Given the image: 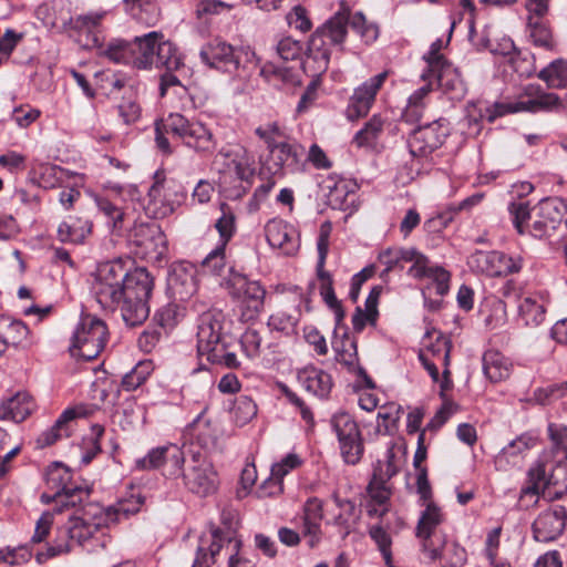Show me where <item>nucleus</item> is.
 <instances>
[{
  "instance_id": "obj_13",
  "label": "nucleus",
  "mask_w": 567,
  "mask_h": 567,
  "mask_svg": "<svg viewBox=\"0 0 567 567\" xmlns=\"http://www.w3.org/2000/svg\"><path fill=\"white\" fill-rule=\"evenodd\" d=\"M565 210L564 202L557 197L542 199L534 207L528 234L538 239L551 237L561 226Z\"/></svg>"
},
{
  "instance_id": "obj_23",
  "label": "nucleus",
  "mask_w": 567,
  "mask_h": 567,
  "mask_svg": "<svg viewBox=\"0 0 567 567\" xmlns=\"http://www.w3.org/2000/svg\"><path fill=\"white\" fill-rule=\"evenodd\" d=\"M421 79L422 81L431 79L434 82V89L442 90L452 100H461L466 93V85L458 70L450 62L434 69H424Z\"/></svg>"
},
{
  "instance_id": "obj_8",
  "label": "nucleus",
  "mask_w": 567,
  "mask_h": 567,
  "mask_svg": "<svg viewBox=\"0 0 567 567\" xmlns=\"http://www.w3.org/2000/svg\"><path fill=\"white\" fill-rule=\"evenodd\" d=\"M107 336V327L103 320L84 315L73 332L70 352L85 361L94 360L105 348Z\"/></svg>"
},
{
  "instance_id": "obj_3",
  "label": "nucleus",
  "mask_w": 567,
  "mask_h": 567,
  "mask_svg": "<svg viewBox=\"0 0 567 567\" xmlns=\"http://www.w3.org/2000/svg\"><path fill=\"white\" fill-rule=\"evenodd\" d=\"M44 478L51 492L42 493L41 502L52 504L54 512H70L69 517H71L85 503H91V488L72 482L71 471L62 463L50 464L45 470Z\"/></svg>"
},
{
  "instance_id": "obj_11",
  "label": "nucleus",
  "mask_w": 567,
  "mask_h": 567,
  "mask_svg": "<svg viewBox=\"0 0 567 567\" xmlns=\"http://www.w3.org/2000/svg\"><path fill=\"white\" fill-rule=\"evenodd\" d=\"M422 507L415 526V537L422 553L435 555L437 546H441L446 537L443 530L446 515L436 503H430Z\"/></svg>"
},
{
  "instance_id": "obj_24",
  "label": "nucleus",
  "mask_w": 567,
  "mask_h": 567,
  "mask_svg": "<svg viewBox=\"0 0 567 567\" xmlns=\"http://www.w3.org/2000/svg\"><path fill=\"white\" fill-rule=\"evenodd\" d=\"M566 518L567 512L564 506L555 505L543 511L532 525L534 539L542 543L557 539L565 529Z\"/></svg>"
},
{
  "instance_id": "obj_54",
  "label": "nucleus",
  "mask_w": 567,
  "mask_h": 567,
  "mask_svg": "<svg viewBox=\"0 0 567 567\" xmlns=\"http://www.w3.org/2000/svg\"><path fill=\"white\" fill-rule=\"evenodd\" d=\"M190 430L202 446L207 447L215 444L217 437L216 429H214L212 422L205 417L204 412L198 414L192 422Z\"/></svg>"
},
{
  "instance_id": "obj_56",
  "label": "nucleus",
  "mask_w": 567,
  "mask_h": 567,
  "mask_svg": "<svg viewBox=\"0 0 567 567\" xmlns=\"http://www.w3.org/2000/svg\"><path fill=\"white\" fill-rule=\"evenodd\" d=\"M163 184L155 183L148 190V205L147 209L153 214L155 218H164L174 212L173 204L164 202L163 197Z\"/></svg>"
},
{
  "instance_id": "obj_55",
  "label": "nucleus",
  "mask_w": 567,
  "mask_h": 567,
  "mask_svg": "<svg viewBox=\"0 0 567 567\" xmlns=\"http://www.w3.org/2000/svg\"><path fill=\"white\" fill-rule=\"evenodd\" d=\"M226 246L223 244H218L215 249H213L200 264L202 271L204 274H209L213 276H220L226 266Z\"/></svg>"
},
{
  "instance_id": "obj_59",
  "label": "nucleus",
  "mask_w": 567,
  "mask_h": 567,
  "mask_svg": "<svg viewBox=\"0 0 567 567\" xmlns=\"http://www.w3.org/2000/svg\"><path fill=\"white\" fill-rule=\"evenodd\" d=\"M509 214L512 216L513 225L516 230L520 234L528 233V223L529 219L533 220V215L530 213L529 206L527 202H518L512 203L508 207Z\"/></svg>"
},
{
  "instance_id": "obj_20",
  "label": "nucleus",
  "mask_w": 567,
  "mask_h": 567,
  "mask_svg": "<svg viewBox=\"0 0 567 567\" xmlns=\"http://www.w3.org/2000/svg\"><path fill=\"white\" fill-rule=\"evenodd\" d=\"M303 157V146L284 141L269 153L267 169L278 176L300 173L305 168Z\"/></svg>"
},
{
  "instance_id": "obj_4",
  "label": "nucleus",
  "mask_w": 567,
  "mask_h": 567,
  "mask_svg": "<svg viewBox=\"0 0 567 567\" xmlns=\"http://www.w3.org/2000/svg\"><path fill=\"white\" fill-rule=\"evenodd\" d=\"M153 287V277L145 268L137 267L130 270L115 303V306L121 305L122 318L126 326H140L148 318V300Z\"/></svg>"
},
{
  "instance_id": "obj_48",
  "label": "nucleus",
  "mask_w": 567,
  "mask_h": 567,
  "mask_svg": "<svg viewBox=\"0 0 567 567\" xmlns=\"http://www.w3.org/2000/svg\"><path fill=\"white\" fill-rule=\"evenodd\" d=\"M538 78L548 87L567 89V60L557 59L539 71Z\"/></svg>"
},
{
  "instance_id": "obj_38",
  "label": "nucleus",
  "mask_w": 567,
  "mask_h": 567,
  "mask_svg": "<svg viewBox=\"0 0 567 567\" xmlns=\"http://www.w3.org/2000/svg\"><path fill=\"white\" fill-rule=\"evenodd\" d=\"M534 445V439L523 434L511 441L495 456V466L497 470H507L509 465H515L519 456Z\"/></svg>"
},
{
  "instance_id": "obj_28",
  "label": "nucleus",
  "mask_w": 567,
  "mask_h": 567,
  "mask_svg": "<svg viewBox=\"0 0 567 567\" xmlns=\"http://www.w3.org/2000/svg\"><path fill=\"white\" fill-rule=\"evenodd\" d=\"M37 409L33 396L27 391H18L13 395L1 400L0 421L21 423Z\"/></svg>"
},
{
  "instance_id": "obj_63",
  "label": "nucleus",
  "mask_w": 567,
  "mask_h": 567,
  "mask_svg": "<svg viewBox=\"0 0 567 567\" xmlns=\"http://www.w3.org/2000/svg\"><path fill=\"white\" fill-rule=\"evenodd\" d=\"M182 316L181 309L177 305L169 303L154 315V321L159 327L158 330L167 331L171 330L179 320Z\"/></svg>"
},
{
  "instance_id": "obj_40",
  "label": "nucleus",
  "mask_w": 567,
  "mask_h": 567,
  "mask_svg": "<svg viewBox=\"0 0 567 567\" xmlns=\"http://www.w3.org/2000/svg\"><path fill=\"white\" fill-rule=\"evenodd\" d=\"M92 223L80 217H69L58 227V238L62 243L82 244L91 234Z\"/></svg>"
},
{
  "instance_id": "obj_47",
  "label": "nucleus",
  "mask_w": 567,
  "mask_h": 567,
  "mask_svg": "<svg viewBox=\"0 0 567 567\" xmlns=\"http://www.w3.org/2000/svg\"><path fill=\"white\" fill-rule=\"evenodd\" d=\"M183 65L182 55L177 47L168 40H159L154 66L165 68L167 71H176Z\"/></svg>"
},
{
  "instance_id": "obj_52",
  "label": "nucleus",
  "mask_w": 567,
  "mask_h": 567,
  "mask_svg": "<svg viewBox=\"0 0 567 567\" xmlns=\"http://www.w3.org/2000/svg\"><path fill=\"white\" fill-rule=\"evenodd\" d=\"M153 372L151 361H140L130 372H127L121 382L123 390L130 392L140 388Z\"/></svg>"
},
{
  "instance_id": "obj_32",
  "label": "nucleus",
  "mask_w": 567,
  "mask_h": 567,
  "mask_svg": "<svg viewBox=\"0 0 567 567\" xmlns=\"http://www.w3.org/2000/svg\"><path fill=\"white\" fill-rule=\"evenodd\" d=\"M390 125L388 116L381 113L373 114L354 134L352 144L358 148L374 150L384 130Z\"/></svg>"
},
{
  "instance_id": "obj_26",
  "label": "nucleus",
  "mask_w": 567,
  "mask_h": 567,
  "mask_svg": "<svg viewBox=\"0 0 567 567\" xmlns=\"http://www.w3.org/2000/svg\"><path fill=\"white\" fill-rule=\"evenodd\" d=\"M323 503L318 497H310L302 508V536L310 548H315L322 539L321 520Z\"/></svg>"
},
{
  "instance_id": "obj_53",
  "label": "nucleus",
  "mask_w": 567,
  "mask_h": 567,
  "mask_svg": "<svg viewBox=\"0 0 567 567\" xmlns=\"http://www.w3.org/2000/svg\"><path fill=\"white\" fill-rule=\"evenodd\" d=\"M255 135L265 143L267 151L270 153L284 142L281 138L285 137V132L281 125L274 121L257 126Z\"/></svg>"
},
{
  "instance_id": "obj_62",
  "label": "nucleus",
  "mask_w": 567,
  "mask_h": 567,
  "mask_svg": "<svg viewBox=\"0 0 567 567\" xmlns=\"http://www.w3.org/2000/svg\"><path fill=\"white\" fill-rule=\"evenodd\" d=\"M96 205L99 210L107 217L109 223L112 225L114 230H121L123 228L125 214L120 207L105 197H97Z\"/></svg>"
},
{
  "instance_id": "obj_27",
  "label": "nucleus",
  "mask_w": 567,
  "mask_h": 567,
  "mask_svg": "<svg viewBox=\"0 0 567 567\" xmlns=\"http://www.w3.org/2000/svg\"><path fill=\"white\" fill-rule=\"evenodd\" d=\"M89 414L90 410L85 405H78L65 409L56 419L54 424L39 435L37 440L38 445L40 447L50 446L58 440L70 436V422L76 417L87 416Z\"/></svg>"
},
{
  "instance_id": "obj_31",
  "label": "nucleus",
  "mask_w": 567,
  "mask_h": 567,
  "mask_svg": "<svg viewBox=\"0 0 567 567\" xmlns=\"http://www.w3.org/2000/svg\"><path fill=\"white\" fill-rule=\"evenodd\" d=\"M390 478H384L373 473L371 481L367 487L370 501L367 504V513L369 516L382 517L389 511V499L391 489L388 486Z\"/></svg>"
},
{
  "instance_id": "obj_33",
  "label": "nucleus",
  "mask_w": 567,
  "mask_h": 567,
  "mask_svg": "<svg viewBox=\"0 0 567 567\" xmlns=\"http://www.w3.org/2000/svg\"><path fill=\"white\" fill-rule=\"evenodd\" d=\"M298 380L308 392L320 399H327L333 386L332 377L315 365H308L300 370Z\"/></svg>"
},
{
  "instance_id": "obj_34",
  "label": "nucleus",
  "mask_w": 567,
  "mask_h": 567,
  "mask_svg": "<svg viewBox=\"0 0 567 567\" xmlns=\"http://www.w3.org/2000/svg\"><path fill=\"white\" fill-rule=\"evenodd\" d=\"M431 561L440 560L441 567H462L467 560V553L457 542L444 537L443 544L437 546L435 555L423 553Z\"/></svg>"
},
{
  "instance_id": "obj_44",
  "label": "nucleus",
  "mask_w": 567,
  "mask_h": 567,
  "mask_svg": "<svg viewBox=\"0 0 567 567\" xmlns=\"http://www.w3.org/2000/svg\"><path fill=\"white\" fill-rule=\"evenodd\" d=\"M425 84L414 91L408 100V104L402 112V121L413 123L421 118L424 109V99L434 90V82L429 79Z\"/></svg>"
},
{
  "instance_id": "obj_39",
  "label": "nucleus",
  "mask_w": 567,
  "mask_h": 567,
  "mask_svg": "<svg viewBox=\"0 0 567 567\" xmlns=\"http://www.w3.org/2000/svg\"><path fill=\"white\" fill-rule=\"evenodd\" d=\"M220 154L229 159L228 166L234 168L238 179L249 181L254 176V158L246 147L236 145L227 151L221 150Z\"/></svg>"
},
{
  "instance_id": "obj_15",
  "label": "nucleus",
  "mask_w": 567,
  "mask_h": 567,
  "mask_svg": "<svg viewBox=\"0 0 567 567\" xmlns=\"http://www.w3.org/2000/svg\"><path fill=\"white\" fill-rule=\"evenodd\" d=\"M511 112L548 113L563 109V102L555 93L547 92L539 85L528 84L518 99L508 104Z\"/></svg>"
},
{
  "instance_id": "obj_35",
  "label": "nucleus",
  "mask_w": 567,
  "mask_h": 567,
  "mask_svg": "<svg viewBox=\"0 0 567 567\" xmlns=\"http://www.w3.org/2000/svg\"><path fill=\"white\" fill-rule=\"evenodd\" d=\"M184 145L196 153L208 155L215 151L217 140L206 124L194 121Z\"/></svg>"
},
{
  "instance_id": "obj_46",
  "label": "nucleus",
  "mask_w": 567,
  "mask_h": 567,
  "mask_svg": "<svg viewBox=\"0 0 567 567\" xmlns=\"http://www.w3.org/2000/svg\"><path fill=\"white\" fill-rule=\"evenodd\" d=\"M166 455L177 462L178 446L176 444H166L154 447L144 457L136 460V467L147 471L162 468Z\"/></svg>"
},
{
  "instance_id": "obj_42",
  "label": "nucleus",
  "mask_w": 567,
  "mask_h": 567,
  "mask_svg": "<svg viewBox=\"0 0 567 567\" xmlns=\"http://www.w3.org/2000/svg\"><path fill=\"white\" fill-rule=\"evenodd\" d=\"M125 11L136 21L153 27L157 23L161 10L155 0H123Z\"/></svg>"
},
{
  "instance_id": "obj_30",
  "label": "nucleus",
  "mask_w": 567,
  "mask_h": 567,
  "mask_svg": "<svg viewBox=\"0 0 567 567\" xmlns=\"http://www.w3.org/2000/svg\"><path fill=\"white\" fill-rule=\"evenodd\" d=\"M164 37L161 32L152 31L142 37H136L132 43V65L138 70L154 66L157 45Z\"/></svg>"
},
{
  "instance_id": "obj_19",
  "label": "nucleus",
  "mask_w": 567,
  "mask_h": 567,
  "mask_svg": "<svg viewBox=\"0 0 567 567\" xmlns=\"http://www.w3.org/2000/svg\"><path fill=\"white\" fill-rule=\"evenodd\" d=\"M225 315L220 310H208L199 316L197 327V351L205 355L213 348L226 341L224 333Z\"/></svg>"
},
{
  "instance_id": "obj_6",
  "label": "nucleus",
  "mask_w": 567,
  "mask_h": 567,
  "mask_svg": "<svg viewBox=\"0 0 567 567\" xmlns=\"http://www.w3.org/2000/svg\"><path fill=\"white\" fill-rule=\"evenodd\" d=\"M103 13H89L80 16L75 19V28L86 33L85 47L95 49L96 54L114 63L131 64L132 65V43L122 39H112L107 43L104 42V37L97 30Z\"/></svg>"
},
{
  "instance_id": "obj_16",
  "label": "nucleus",
  "mask_w": 567,
  "mask_h": 567,
  "mask_svg": "<svg viewBox=\"0 0 567 567\" xmlns=\"http://www.w3.org/2000/svg\"><path fill=\"white\" fill-rule=\"evenodd\" d=\"M388 76L389 72L383 71L364 81L353 90L346 110V116L349 121L353 122L369 114L375 102L377 94L383 86Z\"/></svg>"
},
{
  "instance_id": "obj_1",
  "label": "nucleus",
  "mask_w": 567,
  "mask_h": 567,
  "mask_svg": "<svg viewBox=\"0 0 567 567\" xmlns=\"http://www.w3.org/2000/svg\"><path fill=\"white\" fill-rule=\"evenodd\" d=\"M144 498L140 495H132L130 498L121 499L115 505L104 507L99 503H85L69 522L58 529L55 539L44 551L35 554L37 561L42 564L50 558L70 553L73 545L83 546L94 535L123 518L140 512Z\"/></svg>"
},
{
  "instance_id": "obj_29",
  "label": "nucleus",
  "mask_w": 567,
  "mask_h": 567,
  "mask_svg": "<svg viewBox=\"0 0 567 567\" xmlns=\"http://www.w3.org/2000/svg\"><path fill=\"white\" fill-rule=\"evenodd\" d=\"M30 330L20 319L7 315H0V354L7 348H25L29 341Z\"/></svg>"
},
{
  "instance_id": "obj_50",
  "label": "nucleus",
  "mask_w": 567,
  "mask_h": 567,
  "mask_svg": "<svg viewBox=\"0 0 567 567\" xmlns=\"http://www.w3.org/2000/svg\"><path fill=\"white\" fill-rule=\"evenodd\" d=\"M519 316L526 326H539L545 320L546 307L538 297L524 298L519 306Z\"/></svg>"
},
{
  "instance_id": "obj_57",
  "label": "nucleus",
  "mask_w": 567,
  "mask_h": 567,
  "mask_svg": "<svg viewBox=\"0 0 567 567\" xmlns=\"http://www.w3.org/2000/svg\"><path fill=\"white\" fill-rule=\"evenodd\" d=\"M257 404L247 395H240L234 403V419L240 426L246 425L257 415Z\"/></svg>"
},
{
  "instance_id": "obj_10",
  "label": "nucleus",
  "mask_w": 567,
  "mask_h": 567,
  "mask_svg": "<svg viewBox=\"0 0 567 567\" xmlns=\"http://www.w3.org/2000/svg\"><path fill=\"white\" fill-rule=\"evenodd\" d=\"M331 426L339 442V449L347 464H358L364 453V444L357 421L347 412H338L331 417Z\"/></svg>"
},
{
  "instance_id": "obj_41",
  "label": "nucleus",
  "mask_w": 567,
  "mask_h": 567,
  "mask_svg": "<svg viewBox=\"0 0 567 567\" xmlns=\"http://www.w3.org/2000/svg\"><path fill=\"white\" fill-rule=\"evenodd\" d=\"M483 371L492 382H501L509 377L512 362L501 352L488 350L483 355Z\"/></svg>"
},
{
  "instance_id": "obj_17",
  "label": "nucleus",
  "mask_w": 567,
  "mask_h": 567,
  "mask_svg": "<svg viewBox=\"0 0 567 567\" xmlns=\"http://www.w3.org/2000/svg\"><path fill=\"white\" fill-rule=\"evenodd\" d=\"M182 475L186 487L199 496H207L217 488V474L199 452L193 454L192 464Z\"/></svg>"
},
{
  "instance_id": "obj_61",
  "label": "nucleus",
  "mask_w": 567,
  "mask_h": 567,
  "mask_svg": "<svg viewBox=\"0 0 567 567\" xmlns=\"http://www.w3.org/2000/svg\"><path fill=\"white\" fill-rule=\"evenodd\" d=\"M369 535L374 540V543L378 545L385 564L391 567L392 563V551H391V545L392 539L389 535V533L385 530L382 524H375L372 525L369 528Z\"/></svg>"
},
{
  "instance_id": "obj_5",
  "label": "nucleus",
  "mask_w": 567,
  "mask_h": 567,
  "mask_svg": "<svg viewBox=\"0 0 567 567\" xmlns=\"http://www.w3.org/2000/svg\"><path fill=\"white\" fill-rule=\"evenodd\" d=\"M200 61L210 69L234 73L239 69L248 70L258 64L255 51L249 47H233L220 38L205 43L199 51Z\"/></svg>"
},
{
  "instance_id": "obj_12",
  "label": "nucleus",
  "mask_w": 567,
  "mask_h": 567,
  "mask_svg": "<svg viewBox=\"0 0 567 567\" xmlns=\"http://www.w3.org/2000/svg\"><path fill=\"white\" fill-rule=\"evenodd\" d=\"M401 261H411L408 274L415 279L427 278L435 286L436 293L444 296L450 289L451 274L442 266L434 265L422 252L414 248L398 249Z\"/></svg>"
},
{
  "instance_id": "obj_49",
  "label": "nucleus",
  "mask_w": 567,
  "mask_h": 567,
  "mask_svg": "<svg viewBox=\"0 0 567 567\" xmlns=\"http://www.w3.org/2000/svg\"><path fill=\"white\" fill-rule=\"evenodd\" d=\"M329 235L330 229H324V226H322L317 240L318 260L316 269L317 277L320 281V287H333V279L331 274L324 270V265L329 251Z\"/></svg>"
},
{
  "instance_id": "obj_9",
  "label": "nucleus",
  "mask_w": 567,
  "mask_h": 567,
  "mask_svg": "<svg viewBox=\"0 0 567 567\" xmlns=\"http://www.w3.org/2000/svg\"><path fill=\"white\" fill-rule=\"evenodd\" d=\"M449 135L450 123L446 118L441 117L431 123L419 125L409 135V152L413 158L427 159L444 144Z\"/></svg>"
},
{
  "instance_id": "obj_58",
  "label": "nucleus",
  "mask_w": 567,
  "mask_h": 567,
  "mask_svg": "<svg viewBox=\"0 0 567 567\" xmlns=\"http://www.w3.org/2000/svg\"><path fill=\"white\" fill-rule=\"evenodd\" d=\"M69 178V172L58 165H44L41 167L39 182L43 188H55Z\"/></svg>"
},
{
  "instance_id": "obj_14",
  "label": "nucleus",
  "mask_w": 567,
  "mask_h": 567,
  "mask_svg": "<svg viewBox=\"0 0 567 567\" xmlns=\"http://www.w3.org/2000/svg\"><path fill=\"white\" fill-rule=\"evenodd\" d=\"M128 274L130 270H126L120 261L106 262L99 268L93 289L101 306L105 308L115 306L117 293Z\"/></svg>"
},
{
  "instance_id": "obj_43",
  "label": "nucleus",
  "mask_w": 567,
  "mask_h": 567,
  "mask_svg": "<svg viewBox=\"0 0 567 567\" xmlns=\"http://www.w3.org/2000/svg\"><path fill=\"white\" fill-rule=\"evenodd\" d=\"M340 327L336 326L334 337L332 340V347L336 351V359L338 362L350 368L358 363L357 340L347 331H343L341 338H339L337 334V330Z\"/></svg>"
},
{
  "instance_id": "obj_37",
  "label": "nucleus",
  "mask_w": 567,
  "mask_h": 567,
  "mask_svg": "<svg viewBox=\"0 0 567 567\" xmlns=\"http://www.w3.org/2000/svg\"><path fill=\"white\" fill-rule=\"evenodd\" d=\"M223 534L221 529L215 528L210 532L208 538H200L192 567H210L215 563V557L223 547Z\"/></svg>"
},
{
  "instance_id": "obj_2",
  "label": "nucleus",
  "mask_w": 567,
  "mask_h": 567,
  "mask_svg": "<svg viewBox=\"0 0 567 567\" xmlns=\"http://www.w3.org/2000/svg\"><path fill=\"white\" fill-rule=\"evenodd\" d=\"M348 25L355 31L367 43L377 40L379 29L374 23H369L362 12L351 13L347 8H341L310 37L302 68L311 78L323 74L330 63L331 47L342 50V44L348 34Z\"/></svg>"
},
{
  "instance_id": "obj_64",
  "label": "nucleus",
  "mask_w": 567,
  "mask_h": 567,
  "mask_svg": "<svg viewBox=\"0 0 567 567\" xmlns=\"http://www.w3.org/2000/svg\"><path fill=\"white\" fill-rule=\"evenodd\" d=\"M206 359L212 363H217L225 365L227 368H238L239 361L237 355L228 350L227 341H224L216 348H213L207 354H205Z\"/></svg>"
},
{
  "instance_id": "obj_36",
  "label": "nucleus",
  "mask_w": 567,
  "mask_h": 567,
  "mask_svg": "<svg viewBox=\"0 0 567 567\" xmlns=\"http://www.w3.org/2000/svg\"><path fill=\"white\" fill-rule=\"evenodd\" d=\"M526 33L528 40L538 48L546 51H554L556 48V41L549 23L545 18H534V16L527 17Z\"/></svg>"
},
{
  "instance_id": "obj_60",
  "label": "nucleus",
  "mask_w": 567,
  "mask_h": 567,
  "mask_svg": "<svg viewBox=\"0 0 567 567\" xmlns=\"http://www.w3.org/2000/svg\"><path fill=\"white\" fill-rule=\"evenodd\" d=\"M399 412L400 408L394 404L381 408L377 415V431L382 434H393L396 430Z\"/></svg>"
},
{
  "instance_id": "obj_25",
  "label": "nucleus",
  "mask_w": 567,
  "mask_h": 567,
  "mask_svg": "<svg viewBox=\"0 0 567 567\" xmlns=\"http://www.w3.org/2000/svg\"><path fill=\"white\" fill-rule=\"evenodd\" d=\"M265 233L268 244L285 256H293L300 247L296 229L282 219H270L265 226Z\"/></svg>"
},
{
  "instance_id": "obj_18",
  "label": "nucleus",
  "mask_w": 567,
  "mask_h": 567,
  "mask_svg": "<svg viewBox=\"0 0 567 567\" xmlns=\"http://www.w3.org/2000/svg\"><path fill=\"white\" fill-rule=\"evenodd\" d=\"M128 241L138 249L136 255L143 258L162 256L166 250L165 235L155 221L136 223L130 230Z\"/></svg>"
},
{
  "instance_id": "obj_51",
  "label": "nucleus",
  "mask_w": 567,
  "mask_h": 567,
  "mask_svg": "<svg viewBox=\"0 0 567 567\" xmlns=\"http://www.w3.org/2000/svg\"><path fill=\"white\" fill-rule=\"evenodd\" d=\"M220 216L215 223L219 234V244L227 245L236 233V216L233 208L225 202L219 205Z\"/></svg>"
},
{
  "instance_id": "obj_21",
  "label": "nucleus",
  "mask_w": 567,
  "mask_h": 567,
  "mask_svg": "<svg viewBox=\"0 0 567 567\" xmlns=\"http://www.w3.org/2000/svg\"><path fill=\"white\" fill-rule=\"evenodd\" d=\"M476 268L489 276L502 277L517 274L522 270L524 259L519 255H507L502 251H478L473 256Z\"/></svg>"
},
{
  "instance_id": "obj_45",
  "label": "nucleus",
  "mask_w": 567,
  "mask_h": 567,
  "mask_svg": "<svg viewBox=\"0 0 567 567\" xmlns=\"http://www.w3.org/2000/svg\"><path fill=\"white\" fill-rule=\"evenodd\" d=\"M529 482L540 486V483L546 485L560 486L567 491V463L558 462L551 474L546 478V471L543 465H537L528 471Z\"/></svg>"
},
{
  "instance_id": "obj_22",
  "label": "nucleus",
  "mask_w": 567,
  "mask_h": 567,
  "mask_svg": "<svg viewBox=\"0 0 567 567\" xmlns=\"http://www.w3.org/2000/svg\"><path fill=\"white\" fill-rule=\"evenodd\" d=\"M194 121L187 118L181 113H169L166 117L155 122V143L156 147L164 154L171 155V147L167 134H172L175 138L185 144L188 132Z\"/></svg>"
},
{
  "instance_id": "obj_7",
  "label": "nucleus",
  "mask_w": 567,
  "mask_h": 567,
  "mask_svg": "<svg viewBox=\"0 0 567 567\" xmlns=\"http://www.w3.org/2000/svg\"><path fill=\"white\" fill-rule=\"evenodd\" d=\"M225 288L230 297L238 301L241 321H251L258 318L264 310L266 289L257 280H250L245 275L229 268V277Z\"/></svg>"
}]
</instances>
